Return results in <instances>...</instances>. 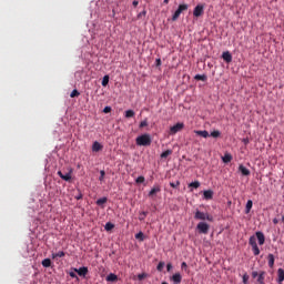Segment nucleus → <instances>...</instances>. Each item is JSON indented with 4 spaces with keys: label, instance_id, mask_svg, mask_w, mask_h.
<instances>
[{
    "label": "nucleus",
    "instance_id": "nucleus-1",
    "mask_svg": "<svg viewBox=\"0 0 284 284\" xmlns=\"http://www.w3.org/2000/svg\"><path fill=\"white\" fill-rule=\"evenodd\" d=\"M135 143H136V145L148 148V146L152 145V138L150 136V134L144 133L142 135H139L135 139Z\"/></svg>",
    "mask_w": 284,
    "mask_h": 284
},
{
    "label": "nucleus",
    "instance_id": "nucleus-2",
    "mask_svg": "<svg viewBox=\"0 0 284 284\" xmlns=\"http://www.w3.org/2000/svg\"><path fill=\"white\" fill-rule=\"evenodd\" d=\"M189 8H190V6H187L185 3L180 4L172 16V21H179V17H181V14H183V12H187Z\"/></svg>",
    "mask_w": 284,
    "mask_h": 284
},
{
    "label": "nucleus",
    "instance_id": "nucleus-3",
    "mask_svg": "<svg viewBox=\"0 0 284 284\" xmlns=\"http://www.w3.org/2000/svg\"><path fill=\"white\" fill-rule=\"evenodd\" d=\"M195 221H214V217L210 215V213H204L199 210H196L195 215H194Z\"/></svg>",
    "mask_w": 284,
    "mask_h": 284
},
{
    "label": "nucleus",
    "instance_id": "nucleus-4",
    "mask_svg": "<svg viewBox=\"0 0 284 284\" xmlns=\"http://www.w3.org/2000/svg\"><path fill=\"white\" fill-rule=\"evenodd\" d=\"M248 244L253 250L254 256H258V254H261V250L258 248V244L256 243V236H251L248 240Z\"/></svg>",
    "mask_w": 284,
    "mask_h": 284
},
{
    "label": "nucleus",
    "instance_id": "nucleus-5",
    "mask_svg": "<svg viewBox=\"0 0 284 284\" xmlns=\"http://www.w3.org/2000/svg\"><path fill=\"white\" fill-rule=\"evenodd\" d=\"M200 234H207L210 232V224L205 222H200L196 226Z\"/></svg>",
    "mask_w": 284,
    "mask_h": 284
},
{
    "label": "nucleus",
    "instance_id": "nucleus-6",
    "mask_svg": "<svg viewBox=\"0 0 284 284\" xmlns=\"http://www.w3.org/2000/svg\"><path fill=\"white\" fill-rule=\"evenodd\" d=\"M183 128H185V124L179 122L175 125L170 128V134L172 136H174V134H176L178 132H181V130H183Z\"/></svg>",
    "mask_w": 284,
    "mask_h": 284
},
{
    "label": "nucleus",
    "instance_id": "nucleus-7",
    "mask_svg": "<svg viewBox=\"0 0 284 284\" xmlns=\"http://www.w3.org/2000/svg\"><path fill=\"white\" fill-rule=\"evenodd\" d=\"M205 11V6L203 4H197L194 10H193V16L199 18L203 17V12Z\"/></svg>",
    "mask_w": 284,
    "mask_h": 284
},
{
    "label": "nucleus",
    "instance_id": "nucleus-8",
    "mask_svg": "<svg viewBox=\"0 0 284 284\" xmlns=\"http://www.w3.org/2000/svg\"><path fill=\"white\" fill-rule=\"evenodd\" d=\"M58 175L62 181H72V169H69V172L63 174V172L58 171Z\"/></svg>",
    "mask_w": 284,
    "mask_h": 284
},
{
    "label": "nucleus",
    "instance_id": "nucleus-9",
    "mask_svg": "<svg viewBox=\"0 0 284 284\" xmlns=\"http://www.w3.org/2000/svg\"><path fill=\"white\" fill-rule=\"evenodd\" d=\"M73 272H75V273L79 274L80 276L85 277V276H88L89 270H88V266H82V267H80V268H73Z\"/></svg>",
    "mask_w": 284,
    "mask_h": 284
},
{
    "label": "nucleus",
    "instance_id": "nucleus-10",
    "mask_svg": "<svg viewBox=\"0 0 284 284\" xmlns=\"http://www.w3.org/2000/svg\"><path fill=\"white\" fill-rule=\"evenodd\" d=\"M255 236H256V239L258 241V245H265V234H263V232L257 231L255 233Z\"/></svg>",
    "mask_w": 284,
    "mask_h": 284
},
{
    "label": "nucleus",
    "instance_id": "nucleus-11",
    "mask_svg": "<svg viewBox=\"0 0 284 284\" xmlns=\"http://www.w3.org/2000/svg\"><path fill=\"white\" fill-rule=\"evenodd\" d=\"M170 281H172L173 283H181L183 281V276H181V273H175L170 277Z\"/></svg>",
    "mask_w": 284,
    "mask_h": 284
},
{
    "label": "nucleus",
    "instance_id": "nucleus-12",
    "mask_svg": "<svg viewBox=\"0 0 284 284\" xmlns=\"http://www.w3.org/2000/svg\"><path fill=\"white\" fill-rule=\"evenodd\" d=\"M222 59H223L226 63H232V53H230V51L223 52Z\"/></svg>",
    "mask_w": 284,
    "mask_h": 284
},
{
    "label": "nucleus",
    "instance_id": "nucleus-13",
    "mask_svg": "<svg viewBox=\"0 0 284 284\" xmlns=\"http://www.w3.org/2000/svg\"><path fill=\"white\" fill-rule=\"evenodd\" d=\"M239 171L241 172V174H242L243 176H250V174H251V172L248 171V169L245 168L243 164H241V165L239 166Z\"/></svg>",
    "mask_w": 284,
    "mask_h": 284
},
{
    "label": "nucleus",
    "instance_id": "nucleus-14",
    "mask_svg": "<svg viewBox=\"0 0 284 284\" xmlns=\"http://www.w3.org/2000/svg\"><path fill=\"white\" fill-rule=\"evenodd\" d=\"M204 199L206 201H212V199H214V191L212 190L204 191Z\"/></svg>",
    "mask_w": 284,
    "mask_h": 284
},
{
    "label": "nucleus",
    "instance_id": "nucleus-15",
    "mask_svg": "<svg viewBox=\"0 0 284 284\" xmlns=\"http://www.w3.org/2000/svg\"><path fill=\"white\" fill-rule=\"evenodd\" d=\"M101 150H103V145L101 143H99L98 141H95L92 145V151L93 152H101Z\"/></svg>",
    "mask_w": 284,
    "mask_h": 284
},
{
    "label": "nucleus",
    "instance_id": "nucleus-16",
    "mask_svg": "<svg viewBox=\"0 0 284 284\" xmlns=\"http://www.w3.org/2000/svg\"><path fill=\"white\" fill-rule=\"evenodd\" d=\"M277 283H283L284 281V270L283 268H278L277 270Z\"/></svg>",
    "mask_w": 284,
    "mask_h": 284
},
{
    "label": "nucleus",
    "instance_id": "nucleus-17",
    "mask_svg": "<svg viewBox=\"0 0 284 284\" xmlns=\"http://www.w3.org/2000/svg\"><path fill=\"white\" fill-rule=\"evenodd\" d=\"M159 192H161V186L155 185V186L152 187L151 191L149 192V196H154V194H159Z\"/></svg>",
    "mask_w": 284,
    "mask_h": 284
},
{
    "label": "nucleus",
    "instance_id": "nucleus-18",
    "mask_svg": "<svg viewBox=\"0 0 284 284\" xmlns=\"http://www.w3.org/2000/svg\"><path fill=\"white\" fill-rule=\"evenodd\" d=\"M253 205H254V202H252V200H248V201L246 202L245 214H250V212H252Z\"/></svg>",
    "mask_w": 284,
    "mask_h": 284
},
{
    "label": "nucleus",
    "instance_id": "nucleus-19",
    "mask_svg": "<svg viewBox=\"0 0 284 284\" xmlns=\"http://www.w3.org/2000/svg\"><path fill=\"white\" fill-rule=\"evenodd\" d=\"M257 283L265 284V271L260 272L257 275Z\"/></svg>",
    "mask_w": 284,
    "mask_h": 284
},
{
    "label": "nucleus",
    "instance_id": "nucleus-20",
    "mask_svg": "<svg viewBox=\"0 0 284 284\" xmlns=\"http://www.w3.org/2000/svg\"><path fill=\"white\" fill-rule=\"evenodd\" d=\"M194 133L197 135V136H202L203 139H207V136H210V132L207 131H194Z\"/></svg>",
    "mask_w": 284,
    "mask_h": 284
},
{
    "label": "nucleus",
    "instance_id": "nucleus-21",
    "mask_svg": "<svg viewBox=\"0 0 284 284\" xmlns=\"http://www.w3.org/2000/svg\"><path fill=\"white\" fill-rule=\"evenodd\" d=\"M106 281L109 283H114V281H119V277L116 276V274L111 273L106 276Z\"/></svg>",
    "mask_w": 284,
    "mask_h": 284
},
{
    "label": "nucleus",
    "instance_id": "nucleus-22",
    "mask_svg": "<svg viewBox=\"0 0 284 284\" xmlns=\"http://www.w3.org/2000/svg\"><path fill=\"white\" fill-rule=\"evenodd\" d=\"M223 163H231L232 162V154L225 153L224 156H222Z\"/></svg>",
    "mask_w": 284,
    "mask_h": 284
},
{
    "label": "nucleus",
    "instance_id": "nucleus-23",
    "mask_svg": "<svg viewBox=\"0 0 284 284\" xmlns=\"http://www.w3.org/2000/svg\"><path fill=\"white\" fill-rule=\"evenodd\" d=\"M267 261H268V267H274V261H275V258H274V254H268V256H267Z\"/></svg>",
    "mask_w": 284,
    "mask_h": 284
},
{
    "label": "nucleus",
    "instance_id": "nucleus-24",
    "mask_svg": "<svg viewBox=\"0 0 284 284\" xmlns=\"http://www.w3.org/2000/svg\"><path fill=\"white\" fill-rule=\"evenodd\" d=\"M63 256H65V252L63 251L52 254V258H63Z\"/></svg>",
    "mask_w": 284,
    "mask_h": 284
},
{
    "label": "nucleus",
    "instance_id": "nucleus-25",
    "mask_svg": "<svg viewBox=\"0 0 284 284\" xmlns=\"http://www.w3.org/2000/svg\"><path fill=\"white\" fill-rule=\"evenodd\" d=\"M42 266H43V267H51V266H52V260H50V258H44V260L42 261Z\"/></svg>",
    "mask_w": 284,
    "mask_h": 284
},
{
    "label": "nucleus",
    "instance_id": "nucleus-26",
    "mask_svg": "<svg viewBox=\"0 0 284 284\" xmlns=\"http://www.w3.org/2000/svg\"><path fill=\"white\" fill-rule=\"evenodd\" d=\"M194 79H195V81H207V75H205V74H196L195 77H194Z\"/></svg>",
    "mask_w": 284,
    "mask_h": 284
},
{
    "label": "nucleus",
    "instance_id": "nucleus-27",
    "mask_svg": "<svg viewBox=\"0 0 284 284\" xmlns=\"http://www.w3.org/2000/svg\"><path fill=\"white\" fill-rule=\"evenodd\" d=\"M134 110H126L124 113L125 119H132L134 116Z\"/></svg>",
    "mask_w": 284,
    "mask_h": 284
},
{
    "label": "nucleus",
    "instance_id": "nucleus-28",
    "mask_svg": "<svg viewBox=\"0 0 284 284\" xmlns=\"http://www.w3.org/2000/svg\"><path fill=\"white\" fill-rule=\"evenodd\" d=\"M189 187H194L195 190H199V187H201V182H199V181L191 182L189 184Z\"/></svg>",
    "mask_w": 284,
    "mask_h": 284
},
{
    "label": "nucleus",
    "instance_id": "nucleus-29",
    "mask_svg": "<svg viewBox=\"0 0 284 284\" xmlns=\"http://www.w3.org/2000/svg\"><path fill=\"white\" fill-rule=\"evenodd\" d=\"M110 83V75H104L102 79V85L105 88Z\"/></svg>",
    "mask_w": 284,
    "mask_h": 284
},
{
    "label": "nucleus",
    "instance_id": "nucleus-30",
    "mask_svg": "<svg viewBox=\"0 0 284 284\" xmlns=\"http://www.w3.org/2000/svg\"><path fill=\"white\" fill-rule=\"evenodd\" d=\"M172 154V150H166L161 153V159H168Z\"/></svg>",
    "mask_w": 284,
    "mask_h": 284
},
{
    "label": "nucleus",
    "instance_id": "nucleus-31",
    "mask_svg": "<svg viewBox=\"0 0 284 284\" xmlns=\"http://www.w3.org/2000/svg\"><path fill=\"white\" fill-rule=\"evenodd\" d=\"M105 203H108V197L97 200V205H105Z\"/></svg>",
    "mask_w": 284,
    "mask_h": 284
},
{
    "label": "nucleus",
    "instance_id": "nucleus-32",
    "mask_svg": "<svg viewBox=\"0 0 284 284\" xmlns=\"http://www.w3.org/2000/svg\"><path fill=\"white\" fill-rule=\"evenodd\" d=\"M135 239L138 241H145V235L143 234V232H139L135 234Z\"/></svg>",
    "mask_w": 284,
    "mask_h": 284
},
{
    "label": "nucleus",
    "instance_id": "nucleus-33",
    "mask_svg": "<svg viewBox=\"0 0 284 284\" xmlns=\"http://www.w3.org/2000/svg\"><path fill=\"white\" fill-rule=\"evenodd\" d=\"M210 136H212L213 139H219V136H221V131L215 130L211 132Z\"/></svg>",
    "mask_w": 284,
    "mask_h": 284
},
{
    "label": "nucleus",
    "instance_id": "nucleus-34",
    "mask_svg": "<svg viewBox=\"0 0 284 284\" xmlns=\"http://www.w3.org/2000/svg\"><path fill=\"white\" fill-rule=\"evenodd\" d=\"M104 230H106V232H110V230H114V224H112V222H108L104 226Z\"/></svg>",
    "mask_w": 284,
    "mask_h": 284
},
{
    "label": "nucleus",
    "instance_id": "nucleus-35",
    "mask_svg": "<svg viewBox=\"0 0 284 284\" xmlns=\"http://www.w3.org/2000/svg\"><path fill=\"white\" fill-rule=\"evenodd\" d=\"M165 267V262H160L156 266L158 272H163V268Z\"/></svg>",
    "mask_w": 284,
    "mask_h": 284
},
{
    "label": "nucleus",
    "instance_id": "nucleus-36",
    "mask_svg": "<svg viewBox=\"0 0 284 284\" xmlns=\"http://www.w3.org/2000/svg\"><path fill=\"white\" fill-rule=\"evenodd\" d=\"M81 95V93L79 92V90H73L72 92H71V94H70V97H71V99H74L75 97H80Z\"/></svg>",
    "mask_w": 284,
    "mask_h": 284
},
{
    "label": "nucleus",
    "instance_id": "nucleus-37",
    "mask_svg": "<svg viewBox=\"0 0 284 284\" xmlns=\"http://www.w3.org/2000/svg\"><path fill=\"white\" fill-rule=\"evenodd\" d=\"M145 216H148V212L143 211L139 215V221H145Z\"/></svg>",
    "mask_w": 284,
    "mask_h": 284
},
{
    "label": "nucleus",
    "instance_id": "nucleus-38",
    "mask_svg": "<svg viewBox=\"0 0 284 284\" xmlns=\"http://www.w3.org/2000/svg\"><path fill=\"white\" fill-rule=\"evenodd\" d=\"M139 128H140V130L143 128H148V119H144L142 122H140Z\"/></svg>",
    "mask_w": 284,
    "mask_h": 284
},
{
    "label": "nucleus",
    "instance_id": "nucleus-39",
    "mask_svg": "<svg viewBox=\"0 0 284 284\" xmlns=\"http://www.w3.org/2000/svg\"><path fill=\"white\" fill-rule=\"evenodd\" d=\"M135 183H145V176L143 175L138 176V179L135 180Z\"/></svg>",
    "mask_w": 284,
    "mask_h": 284
},
{
    "label": "nucleus",
    "instance_id": "nucleus-40",
    "mask_svg": "<svg viewBox=\"0 0 284 284\" xmlns=\"http://www.w3.org/2000/svg\"><path fill=\"white\" fill-rule=\"evenodd\" d=\"M104 179H105V171H104V170H101V171H100L99 181H104Z\"/></svg>",
    "mask_w": 284,
    "mask_h": 284
},
{
    "label": "nucleus",
    "instance_id": "nucleus-41",
    "mask_svg": "<svg viewBox=\"0 0 284 284\" xmlns=\"http://www.w3.org/2000/svg\"><path fill=\"white\" fill-rule=\"evenodd\" d=\"M143 278H148V274L146 273H142L138 275V281H143Z\"/></svg>",
    "mask_w": 284,
    "mask_h": 284
},
{
    "label": "nucleus",
    "instance_id": "nucleus-42",
    "mask_svg": "<svg viewBox=\"0 0 284 284\" xmlns=\"http://www.w3.org/2000/svg\"><path fill=\"white\" fill-rule=\"evenodd\" d=\"M170 185H171L173 189H176V187H179V185H181V182H180V181L171 182Z\"/></svg>",
    "mask_w": 284,
    "mask_h": 284
},
{
    "label": "nucleus",
    "instance_id": "nucleus-43",
    "mask_svg": "<svg viewBox=\"0 0 284 284\" xmlns=\"http://www.w3.org/2000/svg\"><path fill=\"white\" fill-rule=\"evenodd\" d=\"M103 112H104V114H110V112H112V106H105L103 109Z\"/></svg>",
    "mask_w": 284,
    "mask_h": 284
},
{
    "label": "nucleus",
    "instance_id": "nucleus-44",
    "mask_svg": "<svg viewBox=\"0 0 284 284\" xmlns=\"http://www.w3.org/2000/svg\"><path fill=\"white\" fill-rule=\"evenodd\" d=\"M248 281H250V275L244 274V275H243V283H244V284H247Z\"/></svg>",
    "mask_w": 284,
    "mask_h": 284
},
{
    "label": "nucleus",
    "instance_id": "nucleus-45",
    "mask_svg": "<svg viewBox=\"0 0 284 284\" xmlns=\"http://www.w3.org/2000/svg\"><path fill=\"white\" fill-rule=\"evenodd\" d=\"M148 14V11L143 10L138 14V19H141L142 17H145Z\"/></svg>",
    "mask_w": 284,
    "mask_h": 284
},
{
    "label": "nucleus",
    "instance_id": "nucleus-46",
    "mask_svg": "<svg viewBox=\"0 0 284 284\" xmlns=\"http://www.w3.org/2000/svg\"><path fill=\"white\" fill-rule=\"evenodd\" d=\"M69 276H71V278H79V276H77V272H70Z\"/></svg>",
    "mask_w": 284,
    "mask_h": 284
},
{
    "label": "nucleus",
    "instance_id": "nucleus-47",
    "mask_svg": "<svg viewBox=\"0 0 284 284\" xmlns=\"http://www.w3.org/2000/svg\"><path fill=\"white\" fill-rule=\"evenodd\" d=\"M155 65H156V68L161 67V58H158L155 60Z\"/></svg>",
    "mask_w": 284,
    "mask_h": 284
},
{
    "label": "nucleus",
    "instance_id": "nucleus-48",
    "mask_svg": "<svg viewBox=\"0 0 284 284\" xmlns=\"http://www.w3.org/2000/svg\"><path fill=\"white\" fill-rule=\"evenodd\" d=\"M181 267H182V270H187V263L182 262Z\"/></svg>",
    "mask_w": 284,
    "mask_h": 284
},
{
    "label": "nucleus",
    "instance_id": "nucleus-49",
    "mask_svg": "<svg viewBox=\"0 0 284 284\" xmlns=\"http://www.w3.org/2000/svg\"><path fill=\"white\" fill-rule=\"evenodd\" d=\"M166 270H168V272L172 271V263L166 264Z\"/></svg>",
    "mask_w": 284,
    "mask_h": 284
},
{
    "label": "nucleus",
    "instance_id": "nucleus-50",
    "mask_svg": "<svg viewBox=\"0 0 284 284\" xmlns=\"http://www.w3.org/2000/svg\"><path fill=\"white\" fill-rule=\"evenodd\" d=\"M258 274H260L258 272L253 271V272H252V277H253V278H256V276H258Z\"/></svg>",
    "mask_w": 284,
    "mask_h": 284
},
{
    "label": "nucleus",
    "instance_id": "nucleus-51",
    "mask_svg": "<svg viewBox=\"0 0 284 284\" xmlns=\"http://www.w3.org/2000/svg\"><path fill=\"white\" fill-rule=\"evenodd\" d=\"M132 4H133L134 8H136V6H139V1H138V0H134V1L132 2Z\"/></svg>",
    "mask_w": 284,
    "mask_h": 284
},
{
    "label": "nucleus",
    "instance_id": "nucleus-52",
    "mask_svg": "<svg viewBox=\"0 0 284 284\" xmlns=\"http://www.w3.org/2000/svg\"><path fill=\"white\" fill-rule=\"evenodd\" d=\"M243 143H244L245 145H247V143H250V140H248V139H244V140H243Z\"/></svg>",
    "mask_w": 284,
    "mask_h": 284
},
{
    "label": "nucleus",
    "instance_id": "nucleus-53",
    "mask_svg": "<svg viewBox=\"0 0 284 284\" xmlns=\"http://www.w3.org/2000/svg\"><path fill=\"white\" fill-rule=\"evenodd\" d=\"M81 199H83V195H82V194H80V195L77 196V200H78V201H81Z\"/></svg>",
    "mask_w": 284,
    "mask_h": 284
},
{
    "label": "nucleus",
    "instance_id": "nucleus-54",
    "mask_svg": "<svg viewBox=\"0 0 284 284\" xmlns=\"http://www.w3.org/2000/svg\"><path fill=\"white\" fill-rule=\"evenodd\" d=\"M273 223H274V225H277L278 219H273Z\"/></svg>",
    "mask_w": 284,
    "mask_h": 284
},
{
    "label": "nucleus",
    "instance_id": "nucleus-55",
    "mask_svg": "<svg viewBox=\"0 0 284 284\" xmlns=\"http://www.w3.org/2000/svg\"><path fill=\"white\" fill-rule=\"evenodd\" d=\"M163 3L168 6V3H170V0H164Z\"/></svg>",
    "mask_w": 284,
    "mask_h": 284
},
{
    "label": "nucleus",
    "instance_id": "nucleus-56",
    "mask_svg": "<svg viewBox=\"0 0 284 284\" xmlns=\"http://www.w3.org/2000/svg\"><path fill=\"white\" fill-rule=\"evenodd\" d=\"M282 222L284 223V215L282 216Z\"/></svg>",
    "mask_w": 284,
    "mask_h": 284
},
{
    "label": "nucleus",
    "instance_id": "nucleus-57",
    "mask_svg": "<svg viewBox=\"0 0 284 284\" xmlns=\"http://www.w3.org/2000/svg\"><path fill=\"white\" fill-rule=\"evenodd\" d=\"M277 284H283V283H277Z\"/></svg>",
    "mask_w": 284,
    "mask_h": 284
}]
</instances>
